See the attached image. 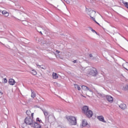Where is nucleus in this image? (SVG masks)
I'll return each mask as SVG.
<instances>
[{"mask_svg":"<svg viewBox=\"0 0 128 128\" xmlns=\"http://www.w3.org/2000/svg\"><path fill=\"white\" fill-rule=\"evenodd\" d=\"M73 62H74V64H76V60H74L73 61Z\"/></svg>","mask_w":128,"mask_h":128,"instance_id":"a878e982","label":"nucleus"},{"mask_svg":"<svg viewBox=\"0 0 128 128\" xmlns=\"http://www.w3.org/2000/svg\"><path fill=\"white\" fill-rule=\"evenodd\" d=\"M38 66V65H37ZM38 66H40V68H42V70H44V67H42V66H40L38 65Z\"/></svg>","mask_w":128,"mask_h":128,"instance_id":"b1692460","label":"nucleus"},{"mask_svg":"<svg viewBox=\"0 0 128 128\" xmlns=\"http://www.w3.org/2000/svg\"><path fill=\"white\" fill-rule=\"evenodd\" d=\"M92 32H96V31H95L94 30H92Z\"/></svg>","mask_w":128,"mask_h":128,"instance_id":"c85d7f7f","label":"nucleus"},{"mask_svg":"<svg viewBox=\"0 0 128 128\" xmlns=\"http://www.w3.org/2000/svg\"><path fill=\"white\" fill-rule=\"evenodd\" d=\"M40 33L41 34H42V32H40Z\"/></svg>","mask_w":128,"mask_h":128,"instance_id":"7c9ffc66","label":"nucleus"},{"mask_svg":"<svg viewBox=\"0 0 128 128\" xmlns=\"http://www.w3.org/2000/svg\"><path fill=\"white\" fill-rule=\"evenodd\" d=\"M82 112L86 114L88 118H92L93 115L92 111L88 109V106H85L82 108Z\"/></svg>","mask_w":128,"mask_h":128,"instance_id":"f257e3e1","label":"nucleus"},{"mask_svg":"<svg viewBox=\"0 0 128 128\" xmlns=\"http://www.w3.org/2000/svg\"><path fill=\"white\" fill-rule=\"evenodd\" d=\"M66 3H67V4H70V2H68V1H67V2H66Z\"/></svg>","mask_w":128,"mask_h":128,"instance_id":"c756f323","label":"nucleus"},{"mask_svg":"<svg viewBox=\"0 0 128 128\" xmlns=\"http://www.w3.org/2000/svg\"><path fill=\"white\" fill-rule=\"evenodd\" d=\"M88 124V122L86 120H82V126H86Z\"/></svg>","mask_w":128,"mask_h":128,"instance_id":"1a4fd4ad","label":"nucleus"},{"mask_svg":"<svg viewBox=\"0 0 128 128\" xmlns=\"http://www.w3.org/2000/svg\"><path fill=\"white\" fill-rule=\"evenodd\" d=\"M32 112L30 111V110H27L26 112V114H27V116H30L31 114V117H32Z\"/></svg>","mask_w":128,"mask_h":128,"instance_id":"a211bd4d","label":"nucleus"},{"mask_svg":"<svg viewBox=\"0 0 128 128\" xmlns=\"http://www.w3.org/2000/svg\"><path fill=\"white\" fill-rule=\"evenodd\" d=\"M2 14L4 16H10V13L6 12V10H4L2 11Z\"/></svg>","mask_w":128,"mask_h":128,"instance_id":"9b49d317","label":"nucleus"},{"mask_svg":"<svg viewBox=\"0 0 128 128\" xmlns=\"http://www.w3.org/2000/svg\"><path fill=\"white\" fill-rule=\"evenodd\" d=\"M3 82H4V84H6V82H8V80H6V78L4 79Z\"/></svg>","mask_w":128,"mask_h":128,"instance_id":"5701e85b","label":"nucleus"},{"mask_svg":"<svg viewBox=\"0 0 128 128\" xmlns=\"http://www.w3.org/2000/svg\"><path fill=\"white\" fill-rule=\"evenodd\" d=\"M36 122H39L40 124H42V120H40V118H36Z\"/></svg>","mask_w":128,"mask_h":128,"instance_id":"4be33fe9","label":"nucleus"},{"mask_svg":"<svg viewBox=\"0 0 128 128\" xmlns=\"http://www.w3.org/2000/svg\"><path fill=\"white\" fill-rule=\"evenodd\" d=\"M31 74H33V76H36V74H37L36 71V70H32L31 71Z\"/></svg>","mask_w":128,"mask_h":128,"instance_id":"f3484780","label":"nucleus"},{"mask_svg":"<svg viewBox=\"0 0 128 128\" xmlns=\"http://www.w3.org/2000/svg\"><path fill=\"white\" fill-rule=\"evenodd\" d=\"M97 118L100 120V122H106V121L104 120V118L102 116H98L97 117Z\"/></svg>","mask_w":128,"mask_h":128,"instance_id":"6e6552de","label":"nucleus"},{"mask_svg":"<svg viewBox=\"0 0 128 128\" xmlns=\"http://www.w3.org/2000/svg\"><path fill=\"white\" fill-rule=\"evenodd\" d=\"M96 14V12L92 10L90 12V14L91 18H92V20H93L94 22H95L98 23V22H96V18H94L93 17H92V14Z\"/></svg>","mask_w":128,"mask_h":128,"instance_id":"f8f14e48","label":"nucleus"},{"mask_svg":"<svg viewBox=\"0 0 128 128\" xmlns=\"http://www.w3.org/2000/svg\"><path fill=\"white\" fill-rule=\"evenodd\" d=\"M119 106L122 110H126V104H120Z\"/></svg>","mask_w":128,"mask_h":128,"instance_id":"ddd939ff","label":"nucleus"},{"mask_svg":"<svg viewBox=\"0 0 128 128\" xmlns=\"http://www.w3.org/2000/svg\"><path fill=\"white\" fill-rule=\"evenodd\" d=\"M43 112H44V115L45 116H48V111L44 110V111H43Z\"/></svg>","mask_w":128,"mask_h":128,"instance_id":"aec40b11","label":"nucleus"},{"mask_svg":"<svg viewBox=\"0 0 128 128\" xmlns=\"http://www.w3.org/2000/svg\"><path fill=\"white\" fill-rule=\"evenodd\" d=\"M68 121L70 122V126H76V118L74 116H68L66 117Z\"/></svg>","mask_w":128,"mask_h":128,"instance_id":"7ed1b4c3","label":"nucleus"},{"mask_svg":"<svg viewBox=\"0 0 128 128\" xmlns=\"http://www.w3.org/2000/svg\"><path fill=\"white\" fill-rule=\"evenodd\" d=\"M123 66L124 68L128 70V62H126L124 64H123Z\"/></svg>","mask_w":128,"mask_h":128,"instance_id":"2eb2a0df","label":"nucleus"},{"mask_svg":"<svg viewBox=\"0 0 128 128\" xmlns=\"http://www.w3.org/2000/svg\"><path fill=\"white\" fill-rule=\"evenodd\" d=\"M0 96H2V92H0Z\"/></svg>","mask_w":128,"mask_h":128,"instance_id":"cd10ccee","label":"nucleus"},{"mask_svg":"<svg viewBox=\"0 0 128 128\" xmlns=\"http://www.w3.org/2000/svg\"><path fill=\"white\" fill-rule=\"evenodd\" d=\"M56 52H57V54H60V51L58 50H56Z\"/></svg>","mask_w":128,"mask_h":128,"instance_id":"bb28decb","label":"nucleus"},{"mask_svg":"<svg viewBox=\"0 0 128 128\" xmlns=\"http://www.w3.org/2000/svg\"><path fill=\"white\" fill-rule=\"evenodd\" d=\"M31 97L32 98H36V94L34 92H32Z\"/></svg>","mask_w":128,"mask_h":128,"instance_id":"412c9836","label":"nucleus"},{"mask_svg":"<svg viewBox=\"0 0 128 128\" xmlns=\"http://www.w3.org/2000/svg\"><path fill=\"white\" fill-rule=\"evenodd\" d=\"M32 126V128H42V126H40V124H38V122H34V123H33V124H32V126Z\"/></svg>","mask_w":128,"mask_h":128,"instance_id":"39448f33","label":"nucleus"},{"mask_svg":"<svg viewBox=\"0 0 128 128\" xmlns=\"http://www.w3.org/2000/svg\"><path fill=\"white\" fill-rule=\"evenodd\" d=\"M106 98L109 102H114V98L110 96H106Z\"/></svg>","mask_w":128,"mask_h":128,"instance_id":"423d86ee","label":"nucleus"},{"mask_svg":"<svg viewBox=\"0 0 128 128\" xmlns=\"http://www.w3.org/2000/svg\"><path fill=\"white\" fill-rule=\"evenodd\" d=\"M34 113L32 114V117L28 116L25 118L24 122L27 126H32V124L34 123Z\"/></svg>","mask_w":128,"mask_h":128,"instance_id":"f03ea898","label":"nucleus"},{"mask_svg":"<svg viewBox=\"0 0 128 128\" xmlns=\"http://www.w3.org/2000/svg\"><path fill=\"white\" fill-rule=\"evenodd\" d=\"M88 74H89V76H96L98 74V70H96V68H92L89 69Z\"/></svg>","mask_w":128,"mask_h":128,"instance_id":"20e7f679","label":"nucleus"},{"mask_svg":"<svg viewBox=\"0 0 128 128\" xmlns=\"http://www.w3.org/2000/svg\"><path fill=\"white\" fill-rule=\"evenodd\" d=\"M74 86V88L76 90H80V86L76 84H75Z\"/></svg>","mask_w":128,"mask_h":128,"instance_id":"dca6fc26","label":"nucleus"},{"mask_svg":"<svg viewBox=\"0 0 128 128\" xmlns=\"http://www.w3.org/2000/svg\"><path fill=\"white\" fill-rule=\"evenodd\" d=\"M82 96H84V95H82Z\"/></svg>","mask_w":128,"mask_h":128,"instance_id":"473e14b6","label":"nucleus"},{"mask_svg":"<svg viewBox=\"0 0 128 128\" xmlns=\"http://www.w3.org/2000/svg\"><path fill=\"white\" fill-rule=\"evenodd\" d=\"M89 56H90V58H92V54H90Z\"/></svg>","mask_w":128,"mask_h":128,"instance_id":"393cba45","label":"nucleus"},{"mask_svg":"<svg viewBox=\"0 0 128 128\" xmlns=\"http://www.w3.org/2000/svg\"><path fill=\"white\" fill-rule=\"evenodd\" d=\"M97 24H98V22H97Z\"/></svg>","mask_w":128,"mask_h":128,"instance_id":"2f4dec72","label":"nucleus"},{"mask_svg":"<svg viewBox=\"0 0 128 128\" xmlns=\"http://www.w3.org/2000/svg\"><path fill=\"white\" fill-rule=\"evenodd\" d=\"M122 3L124 4V6L128 8V2H125L124 1H122Z\"/></svg>","mask_w":128,"mask_h":128,"instance_id":"6ab92c4d","label":"nucleus"},{"mask_svg":"<svg viewBox=\"0 0 128 128\" xmlns=\"http://www.w3.org/2000/svg\"><path fill=\"white\" fill-rule=\"evenodd\" d=\"M82 90H85V92H86L87 90H90L88 88L85 86H82Z\"/></svg>","mask_w":128,"mask_h":128,"instance_id":"4468645a","label":"nucleus"},{"mask_svg":"<svg viewBox=\"0 0 128 128\" xmlns=\"http://www.w3.org/2000/svg\"><path fill=\"white\" fill-rule=\"evenodd\" d=\"M52 78H54V80H58V74L54 72L52 73Z\"/></svg>","mask_w":128,"mask_h":128,"instance_id":"0eeeda50","label":"nucleus"},{"mask_svg":"<svg viewBox=\"0 0 128 128\" xmlns=\"http://www.w3.org/2000/svg\"><path fill=\"white\" fill-rule=\"evenodd\" d=\"M9 84H10V86H14V84H16V81L14 80L11 78L9 80Z\"/></svg>","mask_w":128,"mask_h":128,"instance_id":"9d476101","label":"nucleus"}]
</instances>
